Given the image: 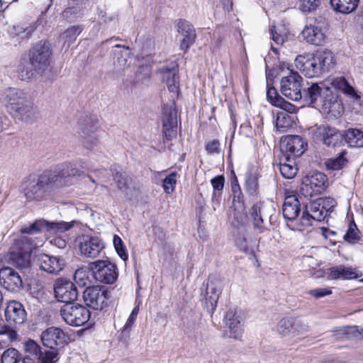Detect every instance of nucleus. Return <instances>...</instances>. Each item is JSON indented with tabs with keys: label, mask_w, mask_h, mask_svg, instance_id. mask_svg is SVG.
Segmentation results:
<instances>
[{
	"label": "nucleus",
	"mask_w": 363,
	"mask_h": 363,
	"mask_svg": "<svg viewBox=\"0 0 363 363\" xmlns=\"http://www.w3.org/2000/svg\"><path fill=\"white\" fill-rule=\"evenodd\" d=\"M177 32L182 36L180 50L186 52L194 43L196 38L195 30L188 21L179 20L177 23Z\"/></svg>",
	"instance_id": "19"
},
{
	"label": "nucleus",
	"mask_w": 363,
	"mask_h": 363,
	"mask_svg": "<svg viewBox=\"0 0 363 363\" xmlns=\"http://www.w3.org/2000/svg\"><path fill=\"white\" fill-rule=\"evenodd\" d=\"M50 45L45 41H40L33 48L30 53V61L35 71L43 72L50 66L51 60Z\"/></svg>",
	"instance_id": "5"
},
{
	"label": "nucleus",
	"mask_w": 363,
	"mask_h": 363,
	"mask_svg": "<svg viewBox=\"0 0 363 363\" xmlns=\"http://www.w3.org/2000/svg\"><path fill=\"white\" fill-rule=\"evenodd\" d=\"M94 279L105 284H113L118 278L117 267L109 260H97L91 264Z\"/></svg>",
	"instance_id": "6"
},
{
	"label": "nucleus",
	"mask_w": 363,
	"mask_h": 363,
	"mask_svg": "<svg viewBox=\"0 0 363 363\" xmlns=\"http://www.w3.org/2000/svg\"><path fill=\"white\" fill-rule=\"evenodd\" d=\"M139 308L136 306L132 311L128 320L126 321L125 325L123 326V330H128L132 325L134 324L136 317L138 314Z\"/></svg>",
	"instance_id": "60"
},
{
	"label": "nucleus",
	"mask_w": 363,
	"mask_h": 363,
	"mask_svg": "<svg viewBox=\"0 0 363 363\" xmlns=\"http://www.w3.org/2000/svg\"><path fill=\"white\" fill-rule=\"evenodd\" d=\"M113 242L115 250L119 257L124 261L127 260L128 256L122 239L118 235H115L113 236Z\"/></svg>",
	"instance_id": "46"
},
{
	"label": "nucleus",
	"mask_w": 363,
	"mask_h": 363,
	"mask_svg": "<svg viewBox=\"0 0 363 363\" xmlns=\"http://www.w3.org/2000/svg\"><path fill=\"white\" fill-rule=\"evenodd\" d=\"M308 294L313 296L315 298H320L326 296H329L332 294V291L329 288H319L310 290L308 292Z\"/></svg>",
	"instance_id": "56"
},
{
	"label": "nucleus",
	"mask_w": 363,
	"mask_h": 363,
	"mask_svg": "<svg viewBox=\"0 0 363 363\" xmlns=\"http://www.w3.org/2000/svg\"><path fill=\"white\" fill-rule=\"evenodd\" d=\"M276 106L290 113H296L297 110V108L294 104L285 101L282 97L277 100Z\"/></svg>",
	"instance_id": "54"
},
{
	"label": "nucleus",
	"mask_w": 363,
	"mask_h": 363,
	"mask_svg": "<svg viewBox=\"0 0 363 363\" xmlns=\"http://www.w3.org/2000/svg\"><path fill=\"white\" fill-rule=\"evenodd\" d=\"M326 216L327 214L325 213V211H324L321 208L320 203L317 199L311 204L309 210H306V212H303L300 223L304 227L310 226L312 225L313 220L320 221Z\"/></svg>",
	"instance_id": "20"
},
{
	"label": "nucleus",
	"mask_w": 363,
	"mask_h": 363,
	"mask_svg": "<svg viewBox=\"0 0 363 363\" xmlns=\"http://www.w3.org/2000/svg\"><path fill=\"white\" fill-rule=\"evenodd\" d=\"M162 80L166 83L170 92L178 94L179 87V77L177 67H163L160 69Z\"/></svg>",
	"instance_id": "24"
},
{
	"label": "nucleus",
	"mask_w": 363,
	"mask_h": 363,
	"mask_svg": "<svg viewBox=\"0 0 363 363\" xmlns=\"http://www.w3.org/2000/svg\"><path fill=\"white\" fill-rule=\"evenodd\" d=\"M303 79L297 72L281 78L280 82L281 92L289 99L298 101L302 98Z\"/></svg>",
	"instance_id": "7"
},
{
	"label": "nucleus",
	"mask_w": 363,
	"mask_h": 363,
	"mask_svg": "<svg viewBox=\"0 0 363 363\" xmlns=\"http://www.w3.org/2000/svg\"><path fill=\"white\" fill-rule=\"evenodd\" d=\"M345 134L338 129L328 125L316 126L314 129V137L328 147H335L341 144Z\"/></svg>",
	"instance_id": "10"
},
{
	"label": "nucleus",
	"mask_w": 363,
	"mask_h": 363,
	"mask_svg": "<svg viewBox=\"0 0 363 363\" xmlns=\"http://www.w3.org/2000/svg\"><path fill=\"white\" fill-rule=\"evenodd\" d=\"M48 221L44 219L36 220L32 223L21 228V232L23 234L33 235L40 232H48Z\"/></svg>",
	"instance_id": "36"
},
{
	"label": "nucleus",
	"mask_w": 363,
	"mask_h": 363,
	"mask_svg": "<svg viewBox=\"0 0 363 363\" xmlns=\"http://www.w3.org/2000/svg\"><path fill=\"white\" fill-rule=\"evenodd\" d=\"M5 316L8 321L21 324L26 318V311L21 303L13 301L8 303Z\"/></svg>",
	"instance_id": "26"
},
{
	"label": "nucleus",
	"mask_w": 363,
	"mask_h": 363,
	"mask_svg": "<svg viewBox=\"0 0 363 363\" xmlns=\"http://www.w3.org/2000/svg\"><path fill=\"white\" fill-rule=\"evenodd\" d=\"M332 88L341 91L347 96L354 101L359 100L360 96L355 91L354 87L343 77H338L328 80Z\"/></svg>",
	"instance_id": "23"
},
{
	"label": "nucleus",
	"mask_w": 363,
	"mask_h": 363,
	"mask_svg": "<svg viewBox=\"0 0 363 363\" xmlns=\"http://www.w3.org/2000/svg\"><path fill=\"white\" fill-rule=\"evenodd\" d=\"M345 141L352 147H363V131L357 128H350L345 133Z\"/></svg>",
	"instance_id": "33"
},
{
	"label": "nucleus",
	"mask_w": 363,
	"mask_h": 363,
	"mask_svg": "<svg viewBox=\"0 0 363 363\" xmlns=\"http://www.w3.org/2000/svg\"><path fill=\"white\" fill-rule=\"evenodd\" d=\"M306 143L299 135H291L286 137L281 143V150L286 154L284 157H289L294 159L301 156L306 150Z\"/></svg>",
	"instance_id": "14"
},
{
	"label": "nucleus",
	"mask_w": 363,
	"mask_h": 363,
	"mask_svg": "<svg viewBox=\"0 0 363 363\" xmlns=\"http://www.w3.org/2000/svg\"><path fill=\"white\" fill-rule=\"evenodd\" d=\"M22 242H26L29 243V247L24 249L23 252L21 254H13L12 258L13 264L20 269H26L30 266L29 253L32 250V247H37L38 244L35 243L33 240H30L27 236L22 237Z\"/></svg>",
	"instance_id": "28"
},
{
	"label": "nucleus",
	"mask_w": 363,
	"mask_h": 363,
	"mask_svg": "<svg viewBox=\"0 0 363 363\" xmlns=\"http://www.w3.org/2000/svg\"><path fill=\"white\" fill-rule=\"evenodd\" d=\"M177 177V173L174 172L164 178L163 181V188L167 194H171L174 191Z\"/></svg>",
	"instance_id": "48"
},
{
	"label": "nucleus",
	"mask_w": 363,
	"mask_h": 363,
	"mask_svg": "<svg viewBox=\"0 0 363 363\" xmlns=\"http://www.w3.org/2000/svg\"><path fill=\"white\" fill-rule=\"evenodd\" d=\"M318 200L320 203L321 208L325 211L327 215L329 212L333 211V208L336 205L335 201L330 197L319 198Z\"/></svg>",
	"instance_id": "52"
},
{
	"label": "nucleus",
	"mask_w": 363,
	"mask_h": 363,
	"mask_svg": "<svg viewBox=\"0 0 363 363\" xmlns=\"http://www.w3.org/2000/svg\"><path fill=\"white\" fill-rule=\"evenodd\" d=\"M74 280L79 286L82 287L86 286L90 284L88 272L83 268L78 269L75 271Z\"/></svg>",
	"instance_id": "45"
},
{
	"label": "nucleus",
	"mask_w": 363,
	"mask_h": 363,
	"mask_svg": "<svg viewBox=\"0 0 363 363\" xmlns=\"http://www.w3.org/2000/svg\"><path fill=\"white\" fill-rule=\"evenodd\" d=\"M286 117L283 116L282 113H279L277 114V118L276 121V128L279 131L284 132L286 129L289 127V123L285 121Z\"/></svg>",
	"instance_id": "59"
},
{
	"label": "nucleus",
	"mask_w": 363,
	"mask_h": 363,
	"mask_svg": "<svg viewBox=\"0 0 363 363\" xmlns=\"http://www.w3.org/2000/svg\"><path fill=\"white\" fill-rule=\"evenodd\" d=\"M23 349L26 352L37 357L42 350L40 346L32 340H28L25 342Z\"/></svg>",
	"instance_id": "51"
},
{
	"label": "nucleus",
	"mask_w": 363,
	"mask_h": 363,
	"mask_svg": "<svg viewBox=\"0 0 363 363\" xmlns=\"http://www.w3.org/2000/svg\"><path fill=\"white\" fill-rule=\"evenodd\" d=\"M4 99L7 108L16 118L26 123H33L37 119L38 107L27 92L11 87L6 90Z\"/></svg>",
	"instance_id": "2"
},
{
	"label": "nucleus",
	"mask_w": 363,
	"mask_h": 363,
	"mask_svg": "<svg viewBox=\"0 0 363 363\" xmlns=\"http://www.w3.org/2000/svg\"><path fill=\"white\" fill-rule=\"evenodd\" d=\"M274 211V204L272 201L259 202L252 206L250 216L254 228L257 233H262L267 230L264 220L265 218H270Z\"/></svg>",
	"instance_id": "8"
},
{
	"label": "nucleus",
	"mask_w": 363,
	"mask_h": 363,
	"mask_svg": "<svg viewBox=\"0 0 363 363\" xmlns=\"http://www.w3.org/2000/svg\"><path fill=\"white\" fill-rule=\"evenodd\" d=\"M82 30V29L81 27L73 26L68 28L63 33H62L60 37L65 40V43H67L68 45H69L76 40Z\"/></svg>",
	"instance_id": "41"
},
{
	"label": "nucleus",
	"mask_w": 363,
	"mask_h": 363,
	"mask_svg": "<svg viewBox=\"0 0 363 363\" xmlns=\"http://www.w3.org/2000/svg\"><path fill=\"white\" fill-rule=\"evenodd\" d=\"M279 170L281 175L286 179L294 178L298 171L296 165H295L294 159L288 157H283L281 159Z\"/></svg>",
	"instance_id": "32"
},
{
	"label": "nucleus",
	"mask_w": 363,
	"mask_h": 363,
	"mask_svg": "<svg viewBox=\"0 0 363 363\" xmlns=\"http://www.w3.org/2000/svg\"><path fill=\"white\" fill-rule=\"evenodd\" d=\"M60 315L66 323L74 327L83 325L90 318L89 311L79 304H65L60 310Z\"/></svg>",
	"instance_id": "4"
},
{
	"label": "nucleus",
	"mask_w": 363,
	"mask_h": 363,
	"mask_svg": "<svg viewBox=\"0 0 363 363\" xmlns=\"http://www.w3.org/2000/svg\"><path fill=\"white\" fill-rule=\"evenodd\" d=\"M345 155V152H342L337 157L328 160L325 162V165L328 169L333 170H339L342 169L347 162Z\"/></svg>",
	"instance_id": "40"
},
{
	"label": "nucleus",
	"mask_w": 363,
	"mask_h": 363,
	"mask_svg": "<svg viewBox=\"0 0 363 363\" xmlns=\"http://www.w3.org/2000/svg\"><path fill=\"white\" fill-rule=\"evenodd\" d=\"M359 238V231L356 224L354 222L350 223L348 229L344 235V240L350 243H354L357 242Z\"/></svg>",
	"instance_id": "44"
},
{
	"label": "nucleus",
	"mask_w": 363,
	"mask_h": 363,
	"mask_svg": "<svg viewBox=\"0 0 363 363\" xmlns=\"http://www.w3.org/2000/svg\"><path fill=\"white\" fill-rule=\"evenodd\" d=\"M271 35L273 41L277 45H282L286 38L287 32L283 27L273 26L271 28Z\"/></svg>",
	"instance_id": "43"
},
{
	"label": "nucleus",
	"mask_w": 363,
	"mask_h": 363,
	"mask_svg": "<svg viewBox=\"0 0 363 363\" xmlns=\"http://www.w3.org/2000/svg\"><path fill=\"white\" fill-rule=\"evenodd\" d=\"M303 39L309 44L321 46L327 40V35L325 29L317 24H310L306 26L302 30Z\"/></svg>",
	"instance_id": "15"
},
{
	"label": "nucleus",
	"mask_w": 363,
	"mask_h": 363,
	"mask_svg": "<svg viewBox=\"0 0 363 363\" xmlns=\"http://www.w3.org/2000/svg\"><path fill=\"white\" fill-rule=\"evenodd\" d=\"M323 87L317 83H311L302 91L301 99L309 105L314 106L322 98Z\"/></svg>",
	"instance_id": "29"
},
{
	"label": "nucleus",
	"mask_w": 363,
	"mask_h": 363,
	"mask_svg": "<svg viewBox=\"0 0 363 363\" xmlns=\"http://www.w3.org/2000/svg\"><path fill=\"white\" fill-rule=\"evenodd\" d=\"M76 175H79V171L71 164L62 165L55 171L45 172L37 180L29 179L24 182V194L29 200L41 199L55 187L70 185L72 177Z\"/></svg>",
	"instance_id": "1"
},
{
	"label": "nucleus",
	"mask_w": 363,
	"mask_h": 363,
	"mask_svg": "<svg viewBox=\"0 0 363 363\" xmlns=\"http://www.w3.org/2000/svg\"><path fill=\"white\" fill-rule=\"evenodd\" d=\"M226 325L230 330V337L233 339H239L243 332V317L241 311L235 309H229L225 315Z\"/></svg>",
	"instance_id": "16"
},
{
	"label": "nucleus",
	"mask_w": 363,
	"mask_h": 363,
	"mask_svg": "<svg viewBox=\"0 0 363 363\" xmlns=\"http://www.w3.org/2000/svg\"><path fill=\"white\" fill-rule=\"evenodd\" d=\"M177 125V117L172 112L169 114L164 113L163 117V133L166 137L171 138L176 133Z\"/></svg>",
	"instance_id": "34"
},
{
	"label": "nucleus",
	"mask_w": 363,
	"mask_h": 363,
	"mask_svg": "<svg viewBox=\"0 0 363 363\" xmlns=\"http://www.w3.org/2000/svg\"><path fill=\"white\" fill-rule=\"evenodd\" d=\"M330 3L335 12L350 14L357 9L359 0H330Z\"/></svg>",
	"instance_id": "30"
},
{
	"label": "nucleus",
	"mask_w": 363,
	"mask_h": 363,
	"mask_svg": "<svg viewBox=\"0 0 363 363\" xmlns=\"http://www.w3.org/2000/svg\"><path fill=\"white\" fill-rule=\"evenodd\" d=\"M326 176L317 172L306 177L303 182V190L306 191L310 196L321 194L325 189Z\"/></svg>",
	"instance_id": "13"
},
{
	"label": "nucleus",
	"mask_w": 363,
	"mask_h": 363,
	"mask_svg": "<svg viewBox=\"0 0 363 363\" xmlns=\"http://www.w3.org/2000/svg\"><path fill=\"white\" fill-rule=\"evenodd\" d=\"M1 363H34L32 358L24 356L14 348L7 349L1 355Z\"/></svg>",
	"instance_id": "31"
},
{
	"label": "nucleus",
	"mask_w": 363,
	"mask_h": 363,
	"mask_svg": "<svg viewBox=\"0 0 363 363\" xmlns=\"http://www.w3.org/2000/svg\"><path fill=\"white\" fill-rule=\"evenodd\" d=\"M105 298L104 291L99 286H89L83 293V299L86 305L95 310L102 308Z\"/></svg>",
	"instance_id": "18"
},
{
	"label": "nucleus",
	"mask_w": 363,
	"mask_h": 363,
	"mask_svg": "<svg viewBox=\"0 0 363 363\" xmlns=\"http://www.w3.org/2000/svg\"><path fill=\"white\" fill-rule=\"evenodd\" d=\"M247 219V216L245 213H244L242 211H234L233 213V218L232 220V224L238 228L240 225H242Z\"/></svg>",
	"instance_id": "55"
},
{
	"label": "nucleus",
	"mask_w": 363,
	"mask_h": 363,
	"mask_svg": "<svg viewBox=\"0 0 363 363\" xmlns=\"http://www.w3.org/2000/svg\"><path fill=\"white\" fill-rule=\"evenodd\" d=\"M38 262L41 269L50 274L58 273L65 266L64 261L60 257L45 254L38 257Z\"/></svg>",
	"instance_id": "22"
},
{
	"label": "nucleus",
	"mask_w": 363,
	"mask_h": 363,
	"mask_svg": "<svg viewBox=\"0 0 363 363\" xmlns=\"http://www.w3.org/2000/svg\"><path fill=\"white\" fill-rule=\"evenodd\" d=\"M54 291L56 298L66 304H71L78 297V291L74 284L63 279H59L55 282Z\"/></svg>",
	"instance_id": "11"
},
{
	"label": "nucleus",
	"mask_w": 363,
	"mask_h": 363,
	"mask_svg": "<svg viewBox=\"0 0 363 363\" xmlns=\"http://www.w3.org/2000/svg\"><path fill=\"white\" fill-rule=\"evenodd\" d=\"M35 74V71L23 68L18 74V77L21 80H28L32 78Z\"/></svg>",
	"instance_id": "63"
},
{
	"label": "nucleus",
	"mask_w": 363,
	"mask_h": 363,
	"mask_svg": "<svg viewBox=\"0 0 363 363\" xmlns=\"http://www.w3.org/2000/svg\"><path fill=\"white\" fill-rule=\"evenodd\" d=\"M283 216L289 220H295L300 213V202L296 195L286 196L282 206Z\"/></svg>",
	"instance_id": "25"
},
{
	"label": "nucleus",
	"mask_w": 363,
	"mask_h": 363,
	"mask_svg": "<svg viewBox=\"0 0 363 363\" xmlns=\"http://www.w3.org/2000/svg\"><path fill=\"white\" fill-rule=\"evenodd\" d=\"M335 65L333 53L329 50H321L308 55H299L295 60V65L306 77H319L329 72Z\"/></svg>",
	"instance_id": "3"
},
{
	"label": "nucleus",
	"mask_w": 363,
	"mask_h": 363,
	"mask_svg": "<svg viewBox=\"0 0 363 363\" xmlns=\"http://www.w3.org/2000/svg\"><path fill=\"white\" fill-rule=\"evenodd\" d=\"M293 323L294 318H292L281 319L277 325L278 333L283 336L292 334Z\"/></svg>",
	"instance_id": "42"
},
{
	"label": "nucleus",
	"mask_w": 363,
	"mask_h": 363,
	"mask_svg": "<svg viewBox=\"0 0 363 363\" xmlns=\"http://www.w3.org/2000/svg\"><path fill=\"white\" fill-rule=\"evenodd\" d=\"M338 335H344L346 338L357 337L360 335L357 327H348L338 330Z\"/></svg>",
	"instance_id": "57"
},
{
	"label": "nucleus",
	"mask_w": 363,
	"mask_h": 363,
	"mask_svg": "<svg viewBox=\"0 0 363 363\" xmlns=\"http://www.w3.org/2000/svg\"><path fill=\"white\" fill-rule=\"evenodd\" d=\"M22 279L14 269L4 267L0 270V284L7 290L15 291L22 287Z\"/></svg>",
	"instance_id": "17"
},
{
	"label": "nucleus",
	"mask_w": 363,
	"mask_h": 363,
	"mask_svg": "<svg viewBox=\"0 0 363 363\" xmlns=\"http://www.w3.org/2000/svg\"><path fill=\"white\" fill-rule=\"evenodd\" d=\"M218 147H219V143L215 140L209 142L206 146L207 151L211 153L217 152L218 150Z\"/></svg>",
	"instance_id": "64"
},
{
	"label": "nucleus",
	"mask_w": 363,
	"mask_h": 363,
	"mask_svg": "<svg viewBox=\"0 0 363 363\" xmlns=\"http://www.w3.org/2000/svg\"><path fill=\"white\" fill-rule=\"evenodd\" d=\"M81 254L87 257H97L104 247V242L97 237L82 236L78 242Z\"/></svg>",
	"instance_id": "12"
},
{
	"label": "nucleus",
	"mask_w": 363,
	"mask_h": 363,
	"mask_svg": "<svg viewBox=\"0 0 363 363\" xmlns=\"http://www.w3.org/2000/svg\"><path fill=\"white\" fill-rule=\"evenodd\" d=\"M358 277L359 273L354 268L343 265L331 267L327 273L328 279H350Z\"/></svg>",
	"instance_id": "27"
},
{
	"label": "nucleus",
	"mask_w": 363,
	"mask_h": 363,
	"mask_svg": "<svg viewBox=\"0 0 363 363\" xmlns=\"http://www.w3.org/2000/svg\"><path fill=\"white\" fill-rule=\"evenodd\" d=\"M118 56L117 62L120 67H124L127 65V57L130 54L128 48H124L123 50L118 51L116 53Z\"/></svg>",
	"instance_id": "58"
},
{
	"label": "nucleus",
	"mask_w": 363,
	"mask_h": 363,
	"mask_svg": "<svg viewBox=\"0 0 363 363\" xmlns=\"http://www.w3.org/2000/svg\"><path fill=\"white\" fill-rule=\"evenodd\" d=\"M309 326L303 323L302 321L294 318V323H293V328H292V334H302L305 332L308 331Z\"/></svg>",
	"instance_id": "53"
},
{
	"label": "nucleus",
	"mask_w": 363,
	"mask_h": 363,
	"mask_svg": "<svg viewBox=\"0 0 363 363\" xmlns=\"http://www.w3.org/2000/svg\"><path fill=\"white\" fill-rule=\"evenodd\" d=\"M259 176L257 173L250 174L246 179V187L247 191L251 194H255L259 187Z\"/></svg>",
	"instance_id": "47"
},
{
	"label": "nucleus",
	"mask_w": 363,
	"mask_h": 363,
	"mask_svg": "<svg viewBox=\"0 0 363 363\" xmlns=\"http://www.w3.org/2000/svg\"><path fill=\"white\" fill-rule=\"evenodd\" d=\"M58 351L55 347H47L41 350L38 358L41 363H55L58 361Z\"/></svg>",
	"instance_id": "38"
},
{
	"label": "nucleus",
	"mask_w": 363,
	"mask_h": 363,
	"mask_svg": "<svg viewBox=\"0 0 363 363\" xmlns=\"http://www.w3.org/2000/svg\"><path fill=\"white\" fill-rule=\"evenodd\" d=\"M75 221L67 222H48V233L50 235H57L71 229Z\"/></svg>",
	"instance_id": "37"
},
{
	"label": "nucleus",
	"mask_w": 363,
	"mask_h": 363,
	"mask_svg": "<svg viewBox=\"0 0 363 363\" xmlns=\"http://www.w3.org/2000/svg\"><path fill=\"white\" fill-rule=\"evenodd\" d=\"M113 179L120 189H124L128 187L129 180L125 175H123L122 172L116 169L113 171Z\"/></svg>",
	"instance_id": "50"
},
{
	"label": "nucleus",
	"mask_w": 363,
	"mask_h": 363,
	"mask_svg": "<svg viewBox=\"0 0 363 363\" xmlns=\"http://www.w3.org/2000/svg\"><path fill=\"white\" fill-rule=\"evenodd\" d=\"M223 287V281L220 277L216 275L208 277L205 294L206 308L208 311L213 312L216 310Z\"/></svg>",
	"instance_id": "9"
},
{
	"label": "nucleus",
	"mask_w": 363,
	"mask_h": 363,
	"mask_svg": "<svg viewBox=\"0 0 363 363\" xmlns=\"http://www.w3.org/2000/svg\"><path fill=\"white\" fill-rule=\"evenodd\" d=\"M41 340L44 346L55 347L63 345L66 342V335L59 328L51 327L43 332Z\"/></svg>",
	"instance_id": "21"
},
{
	"label": "nucleus",
	"mask_w": 363,
	"mask_h": 363,
	"mask_svg": "<svg viewBox=\"0 0 363 363\" xmlns=\"http://www.w3.org/2000/svg\"><path fill=\"white\" fill-rule=\"evenodd\" d=\"M321 0H298L299 9L304 12H311L315 10Z\"/></svg>",
	"instance_id": "49"
},
{
	"label": "nucleus",
	"mask_w": 363,
	"mask_h": 363,
	"mask_svg": "<svg viewBox=\"0 0 363 363\" xmlns=\"http://www.w3.org/2000/svg\"><path fill=\"white\" fill-rule=\"evenodd\" d=\"M17 332L11 327L6 325L0 332V348L10 345L11 342L18 340Z\"/></svg>",
	"instance_id": "35"
},
{
	"label": "nucleus",
	"mask_w": 363,
	"mask_h": 363,
	"mask_svg": "<svg viewBox=\"0 0 363 363\" xmlns=\"http://www.w3.org/2000/svg\"><path fill=\"white\" fill-rule=\"evenodd\" d=\"M267 97L268 99V101L274 106H276V101L277 100L279 99V98H281V96H280L277 91V89H274V87H269L267 89Z\"/></svg>",
	"instance_id": "61"
},
{
	"label": "nucleus",
	"mask_w": 363,
	"mask_h": 363,
	"mask_svg": "<svg viewBox=\"0 0 363 363\" xmlns=\"http://www.w3.org/2000/svg\"><path fill=\"white\" fill-rule=\"evenodd\" d=\"M225 179L223 176H217L213 178L211 183L214 190L221 191L224 186Z\"/></svg>",
	"instance_id": "62"
},
{
	"label": "nucleus",
	"mask_w": 363,
	"mask_h": 363,
	"mask_svg": "<svg viewBox=\"0 0 363 363\" xmlns=\"http://www.w3.org/2000/svg\"><path fill=\"white\" fill-rule=\"evenodd\" d=\"M325 110L333 116L340 115L343 112V107L341 102L336 98L332 97L329 100H325L323 104Z\"/></svg>",
	"instance_id": "39"
}]
</instances>
